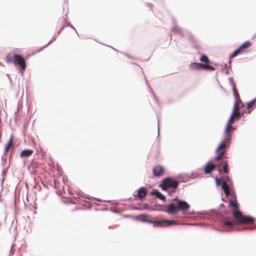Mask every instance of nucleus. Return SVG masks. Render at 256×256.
Wrapping results in <instances>:
<instances>
[{
    "mask_svg": "<svg viewBox=\"0 0 256 256\" xmlns=\"http://www.w3.org/2000/svg\"><path fill=\"white\" fill-rule=\"evenodd\" d=\"M146 194V188L141 186L135 190L133 196L140 199H136V202L128 208H154L157 204L154 198H144Z\"/></svg>",
    "mask_w": 256,
    "mask_h": 256,
    "instance_id": "obj_1",
    "label": "nucleus"
},
{
    "mask_svg": "<svg viewBox=\"0 0 256 256\" xmlns=\"http://www.w3.org/2000/svg\"><path fill=\"white\" fill-rule=\"evenodd\" d=\"M6 61L7 63H12L17 67L18 72L22 76H24V72L26 68V63L25 58L21 54L16 53L13 51L7 54Z\"/></svg>",
    "mask_w": 256,
    "mask_h": 256,
    "instance_id": "obj_2",
    "label": "nucleus"
},
{
    "mask_svg": "<svg viewBox=\"0 0 256 256\" xmlns=\"http://www.w3.org/2000/svg\"><path fill=\"white\" fill-rule=\"evenodd\" d=\"M232 214L236 220V222L226 220L224 222L226 226H232L235 224H252L254 218L252 217L243 215L238 209H234Z\"/></svg>",
    "mask_w": 256,
    "mask_h": 256,
    "instance_id": "obj_3",
    "label": "nucleus"
},
{
    "mask_svg": "<svg viewBox=\"0 0 256 256\" xmlns=\"http://www.w3.org/2000/svg\"><path fill=\"white\" fill-rule=\"evenodd\" d=\"M177 190L172 189L168 190L167 192L168 195L171 196L172 200L170 199L168 200L170 201L167 205L166 208H190V206L186 200H178L176 195H174Z\"/></svg>",
    "mask_w": 256,
    "mask_h": 256,
    "instance_id": "obj_4",
    "label": "nucleus"
},
{
    "mask_svg": "<svg viewBox=\"0 0 256 256\" xmlns=\"http://www.w3.org/2000/svg\"><path fill=\"white\" fill-rule=\"evenodd\" d=\"M227 124H226L224 132V137L222 141L218 145V150H222L224 148H229L232 142V133L230 132V126L226 128Z\"/></svg>",
    "mask_w": 256,
    "mask_h": 256,
    "instance_id": "obj_5",
    "label": "nucleus"
},
{
    "mask_svg": "<svg viewBox=\"0 0 256 256\" xmlns=\"http://www.w3.org/2000/svg\"><path fill=\"white\" fill-rule=\"evenodd\" d=\"M148 216L140 215L138 216L137 218L142 222H148L152 224L154 226H169L176 224L175 221L172 220L150 221L148 220Z\"/></svg>",
    "mask_w": 256,
    "mask_h": 256,
    "instance_id": "obj_6",
    "label": "nucleus"
},
{
    "mask_svg": "<svg viewBox=\"0 0 256 256\" xmlns=\"http://www.w3.org/2000/svg\"><path fill=\"white\" fill-rule=\"evenodd\" d=\"M220 179L223 180L222 184V189L225 196H228V193L235 191L234 188V184L232 179L229 176V174H225L222 176Z\"/></svg>",
    "mask_w": 256,
    "mask_h": 256,
    "instance_id": "obj_7",
    "label": "nucleus"
},
{
    "mask_svg": "<svg viewBox=\"0 0 256 256\" xmlns=\"http://www.w3.org/2000/svg\"><path fill=\"white\" fill-rule=\"evenodd\" d=\"M166 212L170 216H174V218H181L184 216L192 214L194 211L188 212L189 209H165Z\"/></svg>",
    "mask_w": 256,
    "mask_h": 256,
    "instance_id": "obj_8",
    "label": "nucleus"
},
{
    "mask_svg": "<svg viewBox=\"0 0 256 256\" xmlns=\"http://www.w3.org/2000/svg\"><path fill=\"white\" fill-rule=\"evenodd\" d=\"M226 196L228 199V208H239V204L237 200L235 191L230 192L228 196Z\"/></svg>",
    "mask_w": 256,
    "mask_h": 256,
    "instance_id": "obj_9",
    "label": "nucleus"
},
{
    "mask_svg": "<svg viewBox=\"0 0 256 256\" xmlns=\"http://www.w3.org/2000/svg\"><path fill=\"white\" fill-rule=\"evenodd\" d=\"M214 170H217L219 174H220L222 172V170L212 162V160H210L204 167V174H210Z\"/></svg>",
    "mask_w": 256,
    "mask_h": 256,
    "instance_id": "obj_10",
    "label": "nucleus"
},
{
    "mask_svg": "<svg viewBox=\"0 0 256 256\" xmlns=\"http://www.w3.org/2000/svg\"><path fill=\"white\" fill-rule=\"evenodd\" d=\"M162 182L165 184L168 187H170L172 189L178 190L180 182L173 179L172 177L168 176L162 180Z\"/></svg>",
    "mask_w": 256,
    "mask_h": 256,
    "instance_id": "obj_11",
    "label": "nucleus"
},
{
    "mask_svg": "<svg viewBox=\"0 0 256 256\" xmlns=\"http://www.w3.org/2000/svg\"><path fill=\"white\" fill-rule=\"evenodd\" d=\"M237 106V102L235 100L234 101V106L230 115L226 123V124H227V126H230V124H232L234 121V116H242L240 112L236 111ZM226 128H228V127H226Z\"/></svg>",
    "mask_w": 256,
    "mask_h": 256,
    "instance_id": "obj_12",
    "label": "nucleus"
},
{
    "mask_svg": "<svg viewBox=\"0 0 256 256\" xmlns=\"http://www.w3.org/2000/svg\"><path fill=\"white\" fill-rule=\"evenodd\" d=\"M152 171L153 176L156 178H159L164 174V167L161 165L154 166L152 168Z\"/></svg>",
    "mask_w": 256,
    "mask_h": 256,
    "instance_id": "obj_13",
    "label": "nucleus"
},
{
    "mask_svg": "<svg viewBox=\"0 0 256 256\" xmlns=\"http://www.w3.org/2000/svg\"><path fill=\"white\" fill-rule=\"evenodd\" d=\"M150 195L154 196L156 198L166 202V198L164 195L161 192L156 188H153L150 192Z\"/></svg>",
    "mask_w": 256,
    "mask_h": 256,
    "instance_id": "obj_14",
    "label": "nucleus"
},
{
    "mask_svg": "<svg viewBox=\"0 0 256 256\" xmlns=\"http://www.w3.org/2000/svg\"><path fill=\"white\" fill-rule=\"evenodd\" d=\"M247 114H250L256 108V97L246 103Z\"/></svg>",
    "mask_w": 256,
    "mask_h": 256,
    "instance_id": "obj_15",
    "label": "nucleus"
},
{
    "mask_svg": "<svg viewBox=\"0 0 256 256\" xmlns=\"http://www.w3.org/2000/svg\"><path fill=\"white\" fill-rule=\"evenodd\" d=\"M203 64L198 62H192L189 66V68L192 70H202Z\"/></svg>",
    "mask_w": 256,
    "mask_h": 256,
    "instance_id": "obj_16",
    "label": "nucleus"
},
{
    "mask_svg": "<svg viewBox=\"0 0 256 256\" xmlns=\"http://www.w3.org/2000/svg\"><path fill=\"white\" fill-rule=\"evenodd\" d=\"M190 174L188 173H182L178 174L176 178L178 179L180 182H186L190 181Z\"/></svg>",
    "mask_w": 256,
    "mask_h": 256,
    "instance_id": "obj_17",
    "label": "nucleus"
},
{
    "mask_svg": "<svg viewBox=\"0 0 256 256\" xmlns=\"http://www.w3.org/2000/svg\"><path fill=\"white\" fill-rule=\"evenodd\" d=\"M242 52L243 51L241 50L240 48L238 47L229 56L228 63L230 64V68H232V59L237 56L239 54Z\"/></svg>",
    "mask_w": 256,
    "mask_h": 256,
    "instance_id": "obj_18",
    "label": "nucleus"
},
{
    "mask_svg": "<svg viewBox=\"0 0 256 256\" xmlns=\"http://www.w3.org/2000/svg\"><path fill=\"white\" fill-rule=\"evenodd\" d=\"M88 199L90 200L91 205L90 206H86L84 208H91V207L92 206H98L100 204H98L97 202H94V201H97L99 202H103V200L101 199H100L98 198H93L92 196H88Z\"/></svg>",
    "mask_w": 256,
    "mask_h": 256,
    "instance_id": "obj_19",
    "label": "nucleus"
},
{
    "mask_svg": "<svg viewBox=\"0 0 256 256\" xmlns=\"http://www.w3.org/2000/svg\"><path fill=\"white\" fill-rule=\"evenodd\" d=\"M34 153V150L32 149H24L20 153V156L22 158H27L31 156Z\"/></svg>",
    "mask_w": 256,
    "mask_h": 256,
    "instance_id": "obj_20",
    "label": "nucleus"
},
{
    "mask_svg": "<svg viewBox=\"0 0 256 256\" xmlns=\"http://www.w3.org/2000/svg\"><path fill=\"white\" fill-rule=\"evenodd\" d=\"M215 152L216 154L214 158L212 159V162L214 160L216 161V160H220L221 158L222 157V156L224 154V151L222 150H218V146L215 150Z\"/></svg>",
    "mask_w": 256,
    "mask_h": 256,
    "instance_id": "obj_21",
    "label": "nucleus"
},
{
    "mask_svg": "<svg viewBox=\"0 0 256 256\" xmlns=\"http://www.w3.org/2000/svg\"><path fill=\"white\" fill-rule=\"evenodd\" d=\"M251 46L252 42L250 40H247L243 42L238 48L244 52L245 50L250 48Z\"/></svg>",
    "mask_w": 256,
    "mask_h": 256,
    "instance_id": "obj_22",
    "label": "nucleus"
},
{
    "mask_svg": "<svg viewBox=\"0 0 256 256\" xmlns=\"http://www.w3.org/2000/svg\"><path fill=\"white\" fill-rule=\"evenodd\" d=\"M14 141V138L12 136H10L8 141L6 144L4 146V152H8L9 150L10 147L12 146Z\"/></svg>",
    "mask_w": 256,
    "mask_h": 256,
    "instance_id": "obj_23",
    "label": "nucleus"
},
{
    "mask_svg": "<svg viewBox=\"0 0 256 256\" xmlns=\"http://www.w3.org/2000/svg\"><path fill=\"white\" fill-rule=\"evenodd\" d=\"M189 39L192 42L194 48L196 50H198L200 47L198 44V42L192 36H190L189 37Z\"/></svg>",
    "mask_w": 256,
    "mask_h": 256,
    "instance_id": "obj_24",
    "label": "nucleus"
},
{
    "mask_svg": "<svg viewBox=\"0 0 256 256\" xmlns=\"http://www.w3.org/2000/svg\"><path fill=\"white\" fill-rule=\"evenodd\" d=\"M198 54L200 55V56L199 59L200 62H205L206 64L210 63V60L208 56H206L205 54H201L200 53Z\"/></svg>",
    "mask_w": 256,
    "mask_h": 256,
    "instance_id": "obj_25",
    "label": "nucleus"
},
{
    "mask_svg": "<svg viewBox=\"0 0 256 256\" xmlns=\"http://www.w3.org/2000/svg\"><path fill=\"white\" fill-rule=\"evenodd\" d=\"M171 31L174 32L176 34H180L182 37L184 36V34L182 32V29L180 27L174 26L171 28Z\"/></svg>",
    "mask_w": 256,
    "mask_h": 256,
    "instance_id": "obj_26",
    "label": "nucleus"
},
{
    "mask_svg": "<svg viewBox=\"0 0 256 256\" xmlns=\"http://www.w3.org/2000/svg\"><path fill=\"white\" fill-rule=\"evenodd\" d=\"M202 70L206 71H214L215 70V68L209 64L208 63H206L205 64H203Z\"/></svg>",
    "mask_w": 256,
    "mask_h": 256,
    "instance_id": "obj_27",
    "label": "nucleus"
},
{
    "mask_svg": "<svg viewBox=\"0 0 256 256\" xmlns=\"http://www.w3.org/2000/svg\"><path fill=\"white\" fill-rule=\"evenodd\" d=\"M223 168V172L225 174H229L230 173V170L228 168V161H224V164L222 166Z\"/></svg>",
    "mask_w": 256,
    "mask_h": 256,
    "instance_id": "obj_28",
    "label": "nucleus"
},
{
    "mask_svg": "<svg viewBox=\"0 0 256 256\" xmlns=\"http://www.w3.org/2000/svg\"><path fill=\"white\" fill-rule=\"evenodd\" d=\"M232 93L234 96V101L236 100L238 98H240V94L238 90H236V87H234L232 88Z\"/></svg>",
    "mask_w": 256,
    "mask_h": 256,
    "instance_id": "obj_29",
    "label": "nucleus"
},
{
    "mask_svg": "<svg viewBox=\"0 0 256 256\" xmlns=\"http://www.w3.org/2000/svg\"><path fill=\"white\" fill-rule=\"evenodd\" d=\"M146 84H148V88H150V90L151 91V93L152 94V95L153 96L154 98L156 101V102L158 103V104H159V102H158V98L156 97V94H154V92L152 90L148 82V81L146 80Z\"/></svg>",
    "mask_w": 256,
    "mask_h": 256,
    "instance_id": "obj_30",
    "label": "nucleus"
},
{
    "mask_svg": "<svg viewBox=\"0 0 256 256\" xmlns=\"http://www.w3.org/2000/svg\"><path fill=\"white\" fill-rule=\"evenodd\" d=\"M63 22H64V24L63 25L64 26V27L66 26H68V27H70L71 28H72V29L74 30H75V28L71 24H70L67 20H66V18H64L63 20Z\"/></svg>",
    "mask_w": 256,
    "mask_h": 256,
    "instance_id": "obj_31",
    "label": "nucleus"
},
{
    "mask_svg": "<svg viewBox=\"0 0 256 256\" xmlns=\"http://www.w3.org/2000/svg\"><path fill=\"white\" fill-rule=\"evenodd\" d=\"M199 176V175L198 173L195 172H192L190 174V180H194L196 179Z\"/></svg>",
    "mask_w": 256,
    "mask_h": 256,
    "instance_id": "obj_32",
    "label": "nucleus"
},
{
    "mask_svg": "<svg viewBox=\"0 0 256 256\" xmlns=\"http://www.w3.org/2000/svg\"><path fill=\"white\" fill-rule=\"evenodd\" d=\"M158 186L162 189V190L168 192V190L166 188L168 186L165 185V184L162 182V180L161 182L159 184Z\"/></svg>",
    "mask_w": 256,
    "mask_h": 256,
    "instance_id": "obj_33",
    "label": "nucleus"
},
{
    "mask_svg": "<svg viewBox=\"0 0 256 256\" xmlns=\"http://www.w3.org/2000/svg\"><path fill=\"white\" fill-rule=\"evenodd\" d=\"M228 80L230 82V84L232 86V88L236 87V84L234 82V79L232 77H230L228 78Z\"/></svg>",
    "mask_w": 256,
    "mask_h": 256,
    "instance_id": "obj_34",
    "label": "nucleus"
},
{
    "mask_svg": "<svg viewBox=\"0 0 256 256\" xmlns=\"http://www.w3.org/2000/svg\"><path fill=\"white\" fill-rule=\"evenodd\" d=\"M214 180L215 183L216 187H218L220 186V178H218V177L217 176H214Z\"/></svg>",
    "mask_w": 256,
    "mask_h": 256,
    "instance_id": "obj_35",
    "label": "nucleus"
},
{
    "mask_svg": "<svg viewBox=\"0 0 256 256\" xmlns=\"http://www.w3.org/2000/svg\"><path fill=\"white\" fill-rule=\"evenodd\" d=\"M157 120H158V137H157V139L158 140V141L159 142L160 141V118L157 116Z\"/></svg>",
    "mask_w": 256,
    "mask_h": 256,
    "instance_id": "obj_36",
    "label": "nucleus"
},
{
    "mask_svg": "<svg viewBox=\"0 0 256 256\" xmlns=\"http://www.w3.org/2000/svg\"><path fill=\"white\" fill-rule=\"evenodd\" d=\"M56 40V38H54V37L52 38L48 42L45 46H44L42 47V48H45L46 47H48L50 44H52Z\"/></svg>",
    "mask_w": 256,
    "mask_h": 256,
    "instance_id": "obj_37",
    "label": "nucleus"
},
{
    "mask_svg": "<svg viewBox=\"0 0 256 256\" xmlns=\"http://www.w3.org/2000/svg\"><path fill=\"white\" fill-rule=\"evenodd\" d=\"M7 174V172L5 170H3L2 172V182L3 183L4 181L5 180V176H6Z\"/></svg>",
    "mask_w": 256,
    "mask_h": 256,
    "instance_id": "obj_38",
    "label": "nucleus"
},
{
    "mask_svg": "<svg viewBox=\"0 0 256 256\" xmlns=\"http://www.w3.org/2000/svg\"><path fill=\"white\" fill-rule=\"evenodd\" d=\"M64 26L62 24L61 26V28H60V30L57 32L56 34L57 35L60 34L64 30Z\"/></svg>",
    "mask_w": 256,
    "mask_h": 256,
    "instance_id": "obj_39",
    "label": "nucleus"
},
{
    "mask_svg": "<svg viewBox=\"0 0 256 256\" xmlns=\"http://www.w3.org/2000/svg\"><path fill=\"white\" fill-rule=\"evenodd\" d=\"M57 167H58V174H62V168L59 166H57Z\"/></svg>",
    "mask_w": 256,
    "mask_h": 256,
    "instance_id": "obj_40",
    "label": "nucleus"
},
{
    "mask_svg": "<svg viewBox=\"0 0 256 256\" xmlns=\"http://www.w3.org/2000/svg\"><path fill=\"white\" fill-rule=\"evenodd\" d=\"M230 129L232 131H235L237 129V126H231L230 125Z\"/></svg>",
    "mask_w": 256,
    "mask_h": 256,
    "instance_id": "obj_41",
    "label": "nucleus"
},
{
    "mask_svg": "<svg viewBox=\"0 0 256 256\" xmlns=\"http://www.w3.org/2000/svg\"><path fill=\"white\" fill-rule=\"evenodd\" d=\"M146 6L149 8H152L153 6V5H152V4L150 3H147Z\"/></svg>",
    "mask_w": 256,
    "mask_h": 256,
    "instance_id": "obj_42",
    "label": "nucleus"
},
{
    "mask_svg": "<svg viewBox=\"0 0 256 256\" xmlns=\"http://www.w3.org/2000/svg\"><path fill=\"white\" fill-rule=\"evenodd\" d=\"M120 206H122V204H118V206L116 207V206H111L110 208H121Z\"/></svg>",
    "mask_w": 256,
    "mask_h": 256,
    "instance_id": "obj_43",
    "label": "nucleus"
},
{
    "mask_svg": "<svg viewBox=\"0 0 256 256\" xmlns=\"http://www.w3.org/2000/svg\"><path fill=\"white\" fill-rule=\"evenodd\" d=\"M62 181H63V182L66 184V182L68 181L67 178H65L64 176L62 177Z\"/></svg>",
    "mask_w": 256,
    "mask_h": 256,
    "instance_id": "obj_44",
    "label": "nucleus"
},
{
    "mask_svg": "<svg viewBox=\"0 0 256 256\" xmlns=\"http://www.w3.org/2000/svg\"><path fill=\"white\" fill-rule=\"evenodd\" d=\"M68 12V10H66V14H65V15L63 16V19L66 18V20H67Z\"/></svg>",
    "mask_w": 256,
    "mask_h": 256,
    "instance_id": "obj_45",
    "label": "nucleus"
},
{
    "mask_svg": "<svg viewBox=\"0 0 256 256\" xmlns=\"http://www.w3.org/2000/svg\"><path fill=\"white\" fill-rule=\"evenodd\" d=\"M121 53L122 54H123L126 56L128 58H130V59L132 58V56L130 54H124L122 52H121Z\"/></svg>",
    "mask_w": 256,
    "mask_h": 256,
    "instance_id": "obj_46",
    "label": "nucleus"
},
{
    "mask_svg": "<svg viewBox=\"0 0 256 256\" xmlns=\"http://www.w3.org/2000/svg\"><path fill=\"white\" fill-rule=\"evenodd\" d=\"M244 113H247V110H244L242 112H240L241 116H242L244 114Z\"/></svg>",
    "mask_w": 256,
    "mask_h": 256,
    "instance_id": "obj_47",
    "label": "nucleus"
},
{
    "mask_svg": "<svg viewBox=\"0 0 256 256\" xmlns=\"http://www.w3.org/2000/svg\"><path fill=\"white\" fill-rule=\"evenodd\" d=\"M219 208H226L224 204L222 203L220 204Z\"/></svg>",
    "mask_w": 256,
    "mask_h": 256,
    "instance_id": "obj_48",
    "label": "nucleus"
},
{
    "mask_svg": "<svg viewBox=\"0 0 256 256\" xmlns=\"http://www.w3.org/2000/svg\"><path fill=\"white\" fill-rule=\"evenodd\" d=\"M225 73L227 75L230 74V70L228 68H226Z\"/></svg>",
    "mask_w": 256,
    "mask_h": 256,
    "instance_id": "obj_49",
    "label": "nucleus"
},
{
    "mask_svg": "<svg viewBox=\"0 0 256 256\" xmlns=\"http://www.w3.org/2000/svg\"><path fill=\"white\" fill-rule=\"evenodd\" d=\"M19 112V108L18 106L17 110L14 112V116H17Z\"/></svg>",
    "mask_w": 256,
    "mask_h": 256,
    "instance_id": "obj_50",
    "label": "nucleus"
},
{
    "mask_svg": "<svg viewBox=\"0 0 256 256\" xmlns=\"http://www.w3.org/2000/svg\"><path fill=\"white\" fill-rule=\"evenodd\" d=\"M14 254V250H12V247L10 255H12V254Z\"/></svg>",
    "mask_w": 256,
    "mask_h": 256,
    "instance_id": "obj_51",
    "label": "nucleus"
},
{
    "mask_svg": "<svg viewBox=\"0 0 256 256\" xmlns=\"http://www.w3.org/2000/svg\"><path fill=\"white\" fill-rule=\"evenodd\" d=\"M63 202L66 204H69L70 202L69 200H63Z\"/></svg>",
    "mask_w": 256,
    "mask_h": 256,
    "instance_id": "obj_52",
    "label": "nucleus"
},
{
    "mask_svg": "<svg viewBox=\"0 0 256 256\" xmlns=\"http://www.w3.org/2000/svg\"><path fill=\"white\" fill-rule=\"evenodd\" d=\"M104 207L102 208H108V205H105V204H102Z\"/></svg>",
    "mask_w": 256,
    "mask_h": 256,
    "instance_id": "obj_53",
    "label": "nucleus"
},
{
    "mask_svg": "<svg viewBox=\"0 0 256 256\" xmlns=\"http://www.w3.org/2000/svg\"><path fill=\"white\" fill-rule=\"evenodd\" d=\"M240 118H241V116H238V117H237V118H236V121H238L239 120H240Z\"/></svg>",
    "mask_w": 256,
    "mask_h": 256,
    "instance_id": "obj_54",
    "label": "nucleus"
},
{
    "mask_svg": "<svg viewBox=\"0 0 256 256\" xmlns=\"http://www.w3.org/2000/svg\"><path fill=\"white\" fill-rule=\"evenodd\" d=\"M17 116H14V120L15 121V122H16V121L17 120Z\"/></svg>",
    "mask_w": 256,
    "mask_h": 256,
    "instance_id": "obj_55",
    "label": "nucleus"
},
{
    "mask_svg": "<svg viewBox=\"0 0 256 256\" xmlns=\"http://www.w3.org/2000/svg\"><path fill=\"white\" fill-rule=\"evenodd\" d=\"M108 202H110L111 203V204H113L116 203L115 202H113L112 200H108Z\"/></svg>",
    "mask_w": 256,
    "mask_h": 256,
    "instance_id": "obj_56",
    "label": "nucleus"
},
{
    "mask_svg": "<svg viewBox=\"0 0 256 256\" xmlns=\"http://www.w3.org/2000/svg\"><path fill=\"white\" fill-rule=\"evenodd\" d=\"M226 67L222 68L221 69V71L223 72L224 70H226Z\"/></svg>",
    "mask_w": 256,
    "mask_h": 256,
    "instance_id": "obj_57",
    "label": "nucleus"
},
{
    "mask_svg": "<svg viewBox=\"0 0 256 256\" xmlns=\"http://www.w3.org/2000/svg\"><path fill=\"white\" fill-rule=\"evenodd\" d=\"M74 30V31H75V32H76V34H77V35L78 36H79V37H80L79 34H78V32H77V30H76V29L75 28V30Z\"/></svg>",
    "mask_w": 256,
    "mask_h": 256,
    "instance_id": "obj_58",
    "label": "nucleus"
},
{
    "mask_svg": "<svg viewBox=\"0 0 256 256\" xmlns=\"http://www.w3.org/2000/svg\"><path fill=\"white\" fill-rule=\"evenodd\" d=\"M7 76H8V79L10 80V82H12V80H11L10 76L8 74H7Z\"/></svg>",
    "mask_w": 256,
    "mask_h": 256,
    "instance_id": "obj_59",
    "label": "nucleus"
},
{
    "mask_svg": "<svg viewBox=\"0 0 256 256\" xmlns=\"http://www.w3.org/2000/svg\"><path fill=\"white\" fill-rule=\"evenodd\" d=\"M109 47H110V48H112L113 50H114L118 52V50H116V49H115L114 48H112V46H108Z\"/></svg>",
    "mask_w": 256,
    "mask_h": 256,
    "instance_id": "obj_60",
    "label": "nucleus"
},
{
    "mask_svg": "<svg viewBox=\"0 0 256 256\" xmlns=\"http://www.w3.org/2000/svg\"><path fill=\"white\" fill-rule=\"evenodd\" d=\"M112 210H112V211H113L114 212H118V211L116 210V209H112Z\"/></svg>",
    "mask_w": 256,
    "mask_h": 256,
    "instance_id": "obj_61",
    "label": "nucleus"
},
{
    "mask_svg": "<svg viewBox=\"0 0 256 256\" xmlns=\"http://www.w3.org/2000/svg\"><path fill=\"white\" fill-rule=\"evenodd\" d=\"M57 36H58V35L57 36L54 35L52 37H54V38H56V39L57 38Z\"/></svg>",
    "mask_w": 256,
    "mask_h": 256,
    "instance_id": "obj_62",
    "label": "nucleus"
},
{
    "mask_svg": "<svg viewBox=\"0 0 256 256\" xmlns=\"http://www.w3.org/2000/svg\"><path fill=\"white\" fill-rule=\"evenodd\" d=\"M222 200L223 202H225V200H224V198L222 197Z\"/></svg>",
    "mask_w": 256,
    "mask_h": 256,
    "instance_id": "obj_63",
    "label": "nucleus"
},
{
    "mask_svg": "<svg viewBox=\"0 0 256 256\" xmlns=\"http://www.w3.org/2000/svg\"><path fill=\"white\" fill-rule=\"evenodd\" d=\"M74 208H80V207L77 206H76Z\"/></svg>",
    "mask_w": 256,
    "mask_h": 256,
    "instance_id": "obj_64",
    "label": "nucleus"
}]
</instances>
